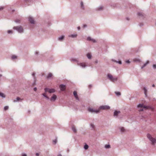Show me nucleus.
<instances>
[{
  "mask_svg": "<svg viewBox=\"0 0 156 156\" xmlns=\"http://www.w3.org/2000/svg\"><path fill=\"white\" fill-rule=\"evenodd\" d=\"M107 78L111 81L114 82L118 80V77L113 76L111 74L108 73L107 75Z\"/></svg>",
  "mask_w": 156,
  "mask_h": 156,
  "instance_id": "f257e3e1",
  "label": "nucleus"
},
{
  "mask_svg": "<svg viewBox=\"0 0 156 156\" xmlns=\"http://www.w3.org/2000/svg\"><path fill=\"white\" fill-rule=\"evenodd\" d=\"M147 137L151 141V144L152 145H154L156 144V139L152 137L150 134H147Z\"/></svg>",
  "mask_w": 156,
  "mask_h": 156,
  "instance_id": "f03ea898",
  "label": "nucleus"
},
{
  "mask_svg": "<svg viewBox=\"0 0 156 156\" xmlns=\"http://www.w3.org/2000/svg\"><path fill=\"white\" fill-rule=\"evenodd\" d=\"M13 29L16 30L18 33H22L24 32L23 27L21 26H15L13 27Z\"/></svg>",
  "mask_w": 156,
  "mask_h": 156,
  "instance_id": "7ed1b4c3",
  "label": "nucleus"
},
{
  "mask_svg": "<svg viewBox=\"0 0 156 156\" xmlns=\"http://www.w3.org/2000/svg\"><path fill=\"white\" fill-rule=\"evenodd\" d=\"M45 93L48 92L49 93H54L55 91V90L54 89H50L48 88H45L44 89Z\"/></svg>",
  "mask_w": 156,
  "mask_h": 156,
  "instance_id": "20e7f679",
  "label": "nucleus"
},
{
  "mask_svg": "<svg viewBox=\"0 0 156 156\" xmlns=\"http://www.w3.org/2000/svg\"><path fill=\"white\" fill-rule=\"evenodd\" d=\"M88 111L89 112L91 113H98L99 112V110H95L90 108H88Z\"/></svg>",
  "mask_w": 156,
  "mask_h": 156,
  "instance_id": "39448f33",
  "label": "nucleus"
},
{
  "mask_svg": "<svg viewBox=\"0 0 156 156\" xmlns=\"http://www.w3.org/2000/svg\"><path fill=\"white\" fill-rule=\"evenodd\" d=\"M110 107L108 105H101L99 107V109L103 110L109 109Z\"/></svg>",
  "mask_w": 156,
  "mask_h": 156,
  "instance_id": "423d86ee",
  "label": "nucleus"
},
{
  "mask_svg": "<svg viewBox=\"0 0 156 156\" xmlns=\"http://www.w3.org/2000/svg\"><path fill=\"white\" fill-rule=\"evenodd\" d=\"M137 107L139 109L140 108H144L147 109L149 108V106L144 105L143 104H139L137 105Z\"/></svg>",
  "mask_w": 156,
  "mask_h": 156,
  "instance_id": "0eeeda50",
  "label": "nucleus"
},
{
  "mask_svg": "<svg viewBox=\"0 0 156 156\" xmlns=\"http://www.w3.org/2000/svg\"><path fill=\"white\" fill-rule=\"evenodd\" d=\"M28 20L31 24H35V21L34 18L32 17L29 16L28 18Z\"/></svg>",
  "mask_w": 156,
  "mask_h": 156,
  "instance_id": "6e6552de",
  "label": "nucleus"
},
{
  "mask_svg": "<svg viewBox=\"0 0 156 156\" xmlns=\"http://www.w3.org/2000/svg\"><path fill=\"white\" fill-rule=\"evenodd\" d=\"M77 64L78 66H80L83 68H85L87 66L86 65V63L84 62H79Z\"/></svg>",
  "mask_w": 156,
  "mask_h": 156,
  "instance_id": "1a4fd4ad",
  "label": "nucleus"
},
{
  "mask_svg": "<svg viewBox=\"0 0 156 156\" xmlns=\"http://www.w3.org/2000/svg\"><path fill=\"white\" fill-rule=\"evenodd\" d=\"M103 8L104 6L102 5H101L96 8L95 10L97 11H101L103 10Z\"/></svg>",
  "mask_w": 156,
  "mask_h": 156,
  "instance_id": "9d476101",
  "label": "nucleus"
},
{
  "mask_svg": "<svg viewBox=\"0 0 156 156\" xmlns=\"http://www.w3.org/2000/svg\"><path fill=\"white\" fill-rule=\"evenodd\" d=\"M87 40L88 41H90L93 43H95L96 42V40L93 38H91L90 37H88L87 38Z\"/></svg>",
  "mask_w": 156,
  "mask_h": 156,
  "instance_id": "9b49d317",
  "label": "nucleus"
},
{
  "mask_svg": "<svg viewBox=\"0 0 156 156\" xmlns=\"http://www.w3.org/2000/svg\"><path fill=\"white\" fill-rule=\"evenodd\" d=\"M59 88L61 91H64L66 89V86L64 84H60L59 85Z\"/></svg>",
  "mask_w": 156,
  "mask_h": 156,
  "instance_id": "f8f14e48",
  "label": "nucleus"
},
{
  "mask_svg": "<svg viewBox=\"0 0 156 156\" xmlns=\"http://www.w3.org/2000/svg\"><path fill=\"white\" fill-rule=\"evenodd\" d=\"M120 113V111H117L116 110L114 112L113 115L114 117L117 118L118 115V114Z\"/></svg>",
  "mask_w": 156,
  "mask_h": 156,
  "instance_id": "ddd939ff",
  "label": "nucleus"
},
{
  "mask_svg": "<svg viewBox=\"0 0 156 156\" xmlns=\"http://www.w3.org/2000/svg\"><path fill=\"white\" fill-rule=\"evenodd\" d=\"M65 38L64 35H62L59 36L58 38V40L60 41H63Z\"/></svg>",
  "mask_w": 156,
  "mask_h": 156,
  "instance_id": "4468645a",
  "label": "nucleus"
},
{
  "mask_svg": "<svg viewBox=\"0 0 156 156\" xmlns=\"http://www.w3.org/2000/svg\"><path fill=\"white\" fill-rule=\"evenodd\" d=\"M73 94L76 100H77L78 101H79L80 100L76 92V91H74L73 92Z\"/></svg>",
  "mask_w": 156,
  "mask_h": 156,
  "instance_id": "2eb2a0df",
  "label": "nucleus"
},
{
  "mask_svg": "<svg viewBox=\"0 0 156 156\" xmlns=\"http://www.w3.org/2000/svg\"><path fill=\"white\" fill-rule=\"evenodd\" d=\"M56 96L55 94H53L50 100L51 101H54L56 99Z\"/></svg>",
  "mask_w": 156,
  "mask_h": 156,
  "instance_id": "dca6fc26",
  "label": "nucleus"
},
{
  "mask_svg": "<svg viewBox=\"0 0 156 156\" xmlns=\"http://www.w3.org/2000/svg\"><path fill=\"white\" fill-rule=\"evenodd\" d=\"M137 14L140 17L143 18L144 17V14L142 12H138L137 13Z\"/></svg>",
  "mask_w": 156,
  "mask_h": 156,
  "instance_id": "f3484780",
  "label": "nucleus"
},
{
  "mask_svg": "<svg viewBox=\"0 0 156 156\" xmlns=\"http://www.w3.org/2000/svg\"><path fill=\"white\" fill-rule=\"evenodd\" d=\"M77 36V34H74L71 35H68V37H71L73 38H76Z\"/></svg>",
  "mask_w": 156,
  "mask_h": 156,
  "instance_id": "a211bd4d",
  "label": "nucleus"
},
{
  "mask_svg": "<svg viewBox=\"0 0 156 156\" xmlns=\"http://www.w3.org/2000/svg\"><path fill=\"white\" fill-rule=\"evenodd\" d=\"M80 7L82 10H84L85 9L84 6L83 4V3L82 1L80 3Z\"/></svg>",
  "mask_w": 156,
  "mask_h": 156,
  "instance_id": "6ab92c4d",
  "label": "nucleus"
},
{
  "mask_svg": "<svg viewBox=\"0 0 156 156\" xmlns=\"http://www.w3.org/2000/svg\"><path fill=\"white\" fill-rule=\"evenodd\" d=\"M70 61L72 62H75L77 63V64L79 63L78 59L76 58H71L70 59Z\"/></svg>",
  "mask_w": 156,
  "mask_h": 156,
  "instance_id": "aec40b11",
  "label": "nucleus"
},
{
  "mask_svg": "<svg viewBox=\"0 0 156 156\" xmlns=\"http://www.w3.org/2000/svg\"><path fill=\"white\" fill-rule=\"evenodd\" d=\"M18 56L15 55H12L11 56V59L12 60H14L17 59Z\"/></svg>",
  "mask_w": 156,
  "mask_h": 156,
  "instance_id": "412c9836",
  "label": "nucleus"
},
{
  "mask_svg": "<svg viewBox=\"0 0 156 156\" xmlns=\"http://www.w3.org/2000/svg\"><path fill=\"white\" fill-rule=\"evenodd\" d=\"M119 129L120 130V132L122 133H123L125 131V129L123 127H119Z\"/></svg>",
  "mask_w": 156,
  "mask_h": 156,
  "instance_id": "4be33fe9",
  "label": "nucleus"
},
{
  "mask_svg": "<svg viewBox=\"0 0 156 156\" xmlns=\"http://www.w3.org/2000/svg\"><path fill=\"white\" fill-rule=\"evenodd\" d=\"M111 61L113 62H115L117 63H118L119 64H121L122 63V62L121 61H117L116 60H115L113 59H111Z\"/></svg>",
  "mask_w": 156,
  "mask_h": 156,
  "instance_id": "5701e85b",
  "label": "nucleus"
},
{
  "mask_svg": "<svg viewBox=\"0 0 156 156\" xmlns=\"http://www.w3.org/2000/svg\"><path fill=\"white\" fill-rule=\"evenodd\" d=\"M53 76L52 74L51 73H49L47 76V78L48 79H49L51 78Z\"/></svg>",
  "mask_w": 156,
  "mask_h": 156,
  "instance_id": "b1692460",
  "label": "nucleus"
},
{
  "mask_svg": "<svg viewBox=\"0 0 156 156\" xmlns=\"http://www.w3.org/2000/svg\"><path fill=\"white\" fill-rule=\"evenodd\" d=\"M133 61L134 62H141V60L140 59L138 58H135L134 59Z\"/></svg>",
  "mask_w": 156,
  "mask_h": 156,
  "instance_id": "393cba45",
  "label": "nucleus"
},
{
  "mask_svg": "<svg viewBox=\"0 0 156 156\" xmlns=\"http://www.w3.org/2000/svg\"><path fill=\"white\" fill-rule=\"evenodd\" d=\"M8 34H12L13 33V31L12 30H8L7 31Z\"/></svg>",
  "mask_w": 156,
  "mask_h": 156,
  "instance_id": "a878e982",
  "label": "nucleus"
},
{
  "mask_svg": "<svg viewBox=\"0 0 156 156\" xmlns=\"http://www.w3.org/2000/svg\"><path fill=\"white\" fill-rule=\"evenodd\" d=\"M87 56L89 59H91V58L92 55L90 53H88L87 54Z\"/></svg>",
  "mask_w": 156,
  "mask_h": 156,
  "instance_id": "bb28decb",
  "label": "nucleus"
},
{
  "mask_svg": "<svg viewBox=\"0 0 156 156\" xmlns=\"http://www.w3.org/2000/svg\"><path fill=\"white\" fill-rule=\"evenodd\" d=\"M46 93H43L42 94V95L45 97L47 100H49V98L46 95Z\"/></svg>",
  "mask_w": 156,
  "mask_h": 156,
  "instance_id": "cd10ccee",
  "label": "nucleus"
},
{
  "mask_svg": "<svg viewBox=\"0 0 156 156\" xmlns=\"http://www.w3.org/2000/svg\"><path fill=\"white\" fill-rule=\"evenodd\" d=\"M143 90L144 91V94H145L146 96H147V88L146 87H144L143 88Z\"/></svg>",
  "mask_w": 156,
  "mask_h": 156,
  "instance_id": "c85d7f7f",
  "label": "nucleus"
},
{
  "mask_svg": "<svg viewBox=\"0 0 156 156\" xmlns=\"http://www.w3.org/2000/svg\"><path fill=\"white\" fill-rule=\"evenodd\" d=\"M90 127L91 130H94L95 128L94 125L92 123H91L90 125Z\"/></svg>",
  "mask_w": 156,
  "mask_h": 156,
  "instance_id": "c756f323",
  "label": "nucleus"
},
{
  "mask_svg": "<svg viewBox=\"0 0 156 156\" xmlns=\"http://www.w3.org/2000/svg\"><path fill=\"white\" fill-rule=\"evenodd\" d=\"M0 96L2 98H5V95L3 93L0 92Z\"/></svg>",
  "mask_w": 156,
  "mask_h": 156,
  "instance_id": "7c9ffc66",
  "label": "nucleus"
},
{
  "mask_svg": "<svg viewBox=\"0 0 156 156\" xmlns=\"http://www.w3.org/2000/svg\"><path fill=\"white\" fill-rule=\"evenodd\" d=\"M89 146L87 144H85L84 146V148L85 150H87L88 149Z\"/></svg>",
  "mask_w": 156,
  "mask_h": 156,
  "instance_id": "2f4dec72",
  "label": "nucleus"
},
{
  "mask_svg": "<svg viewBox=\"0 0 156 156\" xmlns=\"http://www.w3.org/2000/svg\"><path fill=\"white\" fill-rule=\"evenodd\" d=\"M72 129L74 132V133L76 132V128H75V127L74 126H73L72 127Z\"/></svg>",
  "mask_w": 156,
  "mask_h": 156,
  "instance_id": "473e14b6",
  "label": "nucleus"
},
{
  "mask_svg": "<svg viewBox=\"0 0 156 156\" xmlns=\"http://www.w3.org/2000/svg\"><path fill=\"white\" fill-rule=\"evenodd\" d=\"M115 93L117 96H119L121 95V93L119 92H115Z\"/></svg>",
  "mask_w": 156,
  "mask_h": 156,
  "instance_id": "72a5a7b5",
  "label": "nucleus"
},
{
  "mask_svg": "<svg viewBox=\"0 0 156 156\" xmlns=\"http://www.w3.org/2000/svg\"><path fill=\"white\" fill-rule=\"evenodd\" d=\"M15 22L16 23H20V20L19 19H17L15 20Z\"/></svg>",
  "mask_w": 156,
  "mask_h": 156,
  "instance_id": "f704fd0d",
  "label": "nucleus"
},
{
  "mask_svg": "<svg viewBox=\"0 0 156 156\" xmlns=\"http://www.w3.org/2000/svg\"><path fill=\"white\" fill-rule=\"evenodd\" d=\"M57 142V138H56L55 140L53 141V142L54 144H55Z\"/></svg>",
  "mask_w": 156,
  "mask_h": 156,
  "instance_id": "c9c22d12",
  "label": "nucleus"
},
{
  "mask_svg": "<svg viewBox=\"0 0 156 156\" xmlns=\"http://www.w3.org/2000/svg\"><path fill=\"white\" fill-rule=\"evenodd\" d=\"M21 98L19 97H17L16 98V99L14 101V102H16L18 101H19L20 100H21Z\"/></svg>",
  "mask_w": 156,
  "mask_h": 156,
  "instance_id": "e433bc0d",
  "label": "nucleus"
},
{
  "mask_svg": "<svg viewBox=\"0 0 156 156\" xmlns=\"http://www.w3.org/2000/svg\"><path fill=\"white\" fill-rule=\"evenodd\" d=\"M149 63V61H147L145 63L144 65H143L144 66V67L146 66L147 64H148Z\"/></svg>",
  "mask_w": 156,
  "mask_h": 156,
  "instance_id": "4c0bfd02",
  "label": "nucleus"
},
{
  "mask_svg": "<svg viewBox=\"0 0 156 156\" xmlns=\"http://www.w3.org/2000/svg\"><path fill=\"white\" fill-rule=\"evenodd\" d=\"M110 146L109 145H106L105 146V147L106 148H110Z\"/></svg>",
  "mask_w": 156,
  "mask_h": 156,
  "instance_id": "58836bf2",
  "label": "nucleus"
},
{
  "mask_svg": "<svg viewBox=\"0 0 156 156\" xmlns=\"http://www.w3.org/2000/svg\"><path fill=\"white\" fill-rule=\"evenodd\" d=\"M9 108V106H5L4 107V109L5 110H6L7 109H8Z\"/></svg>",
  "mask_w": 156,
  "mask_h": 156,
  "instance_id": "ea45409f",
  "label": "nucleus"
},
{
  "mask_svg": "<svg viewBox=\"0 0 156 156\" xmlns=\"http://www.w3.org/2000/svg\"><path fill=\"white\" fill-rule=\"evenodd\" d=\"M32 76H33L34 78V80H35L36 77L35 76V73H33L32 74Z\"/></svg>",
  "mask_w": 156,
  "mask_h": 156,
  "instance_id": "a19ab883",
  "label": "nucleus"
},
{
  "mask_svg": "<svg viewBox=\"0 0 156 156\" xmlns=\"http://www.w3.org/2000/svg\"><path fill=\"white\" fill-rule=\"evenodd\" d=\"M4 8V6H0V11L2 10Z\"/></svg>",
  "mask_w": 156,
  "mask_h": 156,
  "instance_id": "79ce46f5",
  "label": "nucleus"
},
{
  "mask_svg": "<svg viewBox=\"0 0 156 156\" xmlns=\"http://www.w3.org/2000/svg\"><path fill=\"white\" fill-rule=\"evenodd\" d=\"M143 108H140V109H139V111H140H140H143L144 110L143 109Z\"/></svg>",
  "mask_w": 156,
  "mask_h": 156,
  "instance_id": "37998d69",
  "label": "nucleus"
},
{
  "mask_svg": "<svg viewBox=\"0 0 156 156\" xmlns=\"http://www.w3.org/2000/svg\"><path fill=\"white\" fill-rule=\"evenodd\" d=\"M153 67L154 69H156V64H154Z\"/></svg>",
  "mask_w": 156,
  "mask_h": 156,
  "instance_id": "c03bdc74",
  "label": "nucleus"
},
{
  "mask_svg": "<svg viewBox=\"0 0 156 156\" xmlns=\"http://www.w3.org/2000/svg\"><path fill=\"white\" fill-rule=\"evenodd\" d=\"M143 23H140L139 24L140 26L142 27L143 25Z\"/></svg>",
  "mask_w": 156,
  "mask_h": 156,
  "instance_id": "a18cd8bd",
  "label": "nucleus"
},
{
  "mask_svg": "<svg viewBox=\"0 0 156 156\" xmlns=\"http://www.w3.org/2000/svg\"><path fill=\"white\" fill-rule=\"evenodd\" d=\"M22 156H27V154L24 153L22 154Z\"/></svg>",
  "mask_w": 156,
  "mask_h": 156,
  "instance_id": "49530a36",
  "label": "nucleus"
},
{
  "mask_svg": "<svg viewBox=\"0 0 156 156\" xmlns=\"http://www.w3.org/2000/svg\"><path fill=\"white\" fill-rule=\"evenodd\" d=\"M95 64H97L98 63V60L97 59L96 60L94 61Z\"/></svg>",
  "mask_w": 156,
  "mask_h": 156,
  "instance_id": "de8ad7c7",
  "label": "nucleus"
},
{
  "mask_svg": "<svg viewBox=\"0 0 156 156\" xmlns=\"http://www.w3.org/2000/svg\"><path fill=\"white\" fill-rule=\"evenodd\" d=\"M126 62L127 63H128V64H129L130 62V61H129V60H127V61H126Z\"/></svg>",
  "mask_w": 156,
  "mask_h": 156,
  "instance_id": "09e8293b",
  "label": "nucleus"
},
{
  "mask_svg": "<svg viewBox=\"0 0 156 156\" xmlns=\"http://www.w3.org/2000/svg\"><path fill=\"white\" fill-rule=\"evenodd\" d=\"M36 84V83H35V80H34V83H32V85L34 86Z\"/></svg>",
  "mask_w": 156,
  "mask_h": 156,
  "instance_id": "8fccbe9b",
  "label": "nucleus"
},
{
  "mask_svg": "<svg viewBox=\"0 0 156 156\" xmlns=\"http://www.w3.org/2000/svg\"><path fill=\"white\" fill-rule=\"evenodd\" d=\"M34 90L35 91H37V88L36 87H35L34 88Z\"/></svg>",
  "mask_w": 156,
  "mask_h": 156,
  "instance_id": "3c124183",
  "label": "nucleus"
},
{
  "mask_svg": "<svg viewBox=\"0 0 156 156\" xmlns=\"http://www.w3.org/2000/svg\"><path fill=\"white\" fill-rule=\"evenodd\" d=\"M87 27V26L86 24H84L83 25V28L86 27Z\"/></svg>",
  "mask_w": 156,
  "mask_h": 156,
  "instance_id": "603ef678",
  "label": "nucleus"
},
{
  "mask_svg": "<svg viewBox=\"0 0 156 156\" xmlns=\"http://www.w3.org/2000/svg\"><path fill=\"white\" fill-rule=\"evenodd\" d=\"M25 2H29L31 0H24Z\"/></svg>",
  "mask_w": 156,
  "mask_h": 156,
  "instance_id": "864d4df0",
  "label": "nucleus"
},
{
  "mask_svg": "<svg viewBox=\"0 0 156 156\" xmlns=\"http://www.w3.org/2000/svg\"><path fill=\"white\" fill-rule=\"evenodd\" d=\"M39 153H36V155L37 156H39Z\"/></svg>",
  "mask_w": 156,
  "mask_h": 156,
  "instance_id": "5fc2aeb1",
  "label": "nucleus"
},
{
  "mask_svg": "<svg viewBox=\"0 0 156 156\" xmlns=\"http://www.w3.org/2000/svg\"><path fill=\"white\" fill-rule=\"evenodd\" d=\"M77 29H78V30H79L80 29V27H77Z\"/></svg>",
  "mask_w": 156,
  "mask_h": 156,
  "instance_id": "6e6d98bb",
  "label": "nucleus"
},
{
  "mask_svg": "<svg viewBox=\"0 0 156 156\" xmlns=\"http://www.w3.org/2000/svg\"><path fill=\"white\" fill-rule=\"evenodd\" d=\"M58 156H62L60 154H59L58 155Z\"/></svg>",
  "mask_w": 156,
  "mask_h": 156,
  "instance_id": "4d7b16f0",
  "label": "nucleus"
},
{
  "mask_svg": "<svg viewBox=\"0 0 156 156\" xmlns=\"http://www.w3.org/2000/svg\"><path fill=\"white\" fill-rule=\"evenodd\" d=\"M144 66H142L141 67V69H143V68H144Z\"/></svg>",
  "mask_w": 156,
  "mask_h": 156,
  "instance_id": "13d9d810",
  "label": "nucleus"
},
{
  "mask_svg": "<svg viewBox=\"0 0 156 156\" xmlns=\"http://www.w3.org/2000/svg\"><path fill=\"white\" fill-rule=\"evenodd\" d=\"M92 87V85H90L89 86V88H90Z\"/></svg>",
  "mask_w": 156,
  "mask_h": 156,
  "instance_id": "bf43d9fd",
  "label": "nucleus"
},
{
  "mask_svg": "<svg viewBox=\"0 0 156 156\" xmlns=\"http://www.w3.org/2000/svg\"><path fill=\"white\" fill-rule=\"evenodd\" d=\"M152 87H155V85L154 84H153L152 85Z\"/></svg>",
  "mask_w": 156,
  "mask_h": 156,
  "instance_id": "052dcab7",
  "label": "nucleus"
},
{
  "mask_svg": "<svg viewBox=\"0 0 156 156\" xmlns=\"http://www.w3.org/2000/svg\"><path fill=\"white\" fill-rule=\"evenodd\" d=\"M2 76V74H0V77H1V76Z\"/></svg>",
  "mask_w": 156,
  "mask_h": 156,
  "instance_id": "680f3d73",
  "label": "nucleus"
},
{
  "mask_svg": "<svg viewBox=\"0 0 156 156\" xmlns=\"http://www.w3.org/2000/svg\"><path fill=\"white\" fill-rule=\"evenodd\" d=\"M38 52H36V54H38Z\"/></svg>",
  "mask_w": 156,
  "mask_h": 156,
  "instance_id": "e2e57ef3",
  "label": "nucleus"
}]
</instances>
